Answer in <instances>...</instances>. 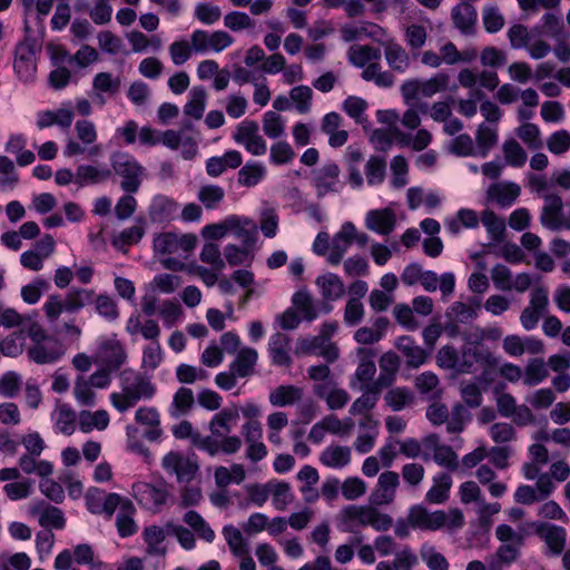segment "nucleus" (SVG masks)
Returning a JSON list of instances; mask_svg holds the SVG:
<instances>
[{"label": "nucleus", "mask_w": 570, "mask_h": 570, "mask_svg": "<svg viewBox=\"0 0 570 570\" xmlns=\"http://www.w3.org/2000/svg\"><path fill=\"white\" fill-rule=\"evenodd\" d=\"M239 419V409L236 405L225 407L217 412L208 424L210 435L200 436L196 434L193 444L210 456L219 453L225 455L236 454L243 441L238 435H229Z\"/></svg>", "instance_id": "nucleus-1"}, {"label": "nucleus", "mask_w": 570, "mask_h": 570, "mask_svg": "<svg viewBox=\"0 0 570 570\" xmlns=\"http://www.w3.org/2000/svg\"><path fill=\"white\" fill-rule=\"evenodd\" d=\"M119 392H112L109 396L111 405L125 413L135 407L140 401L151 400L157 386L150 377L135 370H124L119 375Z\"/></svg>", "instance_id": "nucleus-2"}, {"label": "nucleus", "mask_w": 570, "mask_h": 570, "mask_svg": "<svg viewBox=\"0 0 570 570\" xmlns=\"http://www.w3.org/2000/svg\"><path fill=\"white\" fill-rule=\"evenodd\" d=\"M529 188L544 200L540 214V223L543 227L558 230L563 226V203L560 196L552 191V183L544 175H530Z\"/></svg>", "instance_id": "nucleus-3"}, {"label": "nucleus", "mask_w": 570, "mask_h": 570, "mask_svg": "<svg viewBox=\"0 0 570 570\" xmlns=\"http://www.w3.org/2000/svg\"><path fill=\"white\" fill-rule=\"evenodd\" d=\"M409 522L414 529L436 531L444 528L453 532L464 527L465 519L460 509L430 512L422 505H414L409 511Z\"/></svg>", "instance_id": "nucleus-4"}, {"label": "nucleus", "mask_w": 570, "mask_h": 570, "mask_svg": "<svg viewBox=\"0 0 570 570\" xmlns=\"http://www.w3.org/2000/svg\"><path fill=\"white\" fill-rule=\"evenodd\" d=\"M94 289L71 287L62 297L59 294L48 296L43 312L50 323L59 320L62 313L76 314L86 305L94 303Z\"/></svg>", "instance_id": "nucleus-5"}, {"label": "nucleus", "mask_w": 570, "mask_h": 570, "mask_svg": "<svg viewBox=\"0 0 570 570\" xmlns=\"http://www.w3.org/2000/svg\"><path fill=\"white\" fill-rule=\"evenodd\" d=\"M76 138H69L63 148L66 157L87 154L89 157L100 155L101 147L97 145L98 131L96 125L88 119L77 120L75 124Z\"/></svg>", "instance_id": "nucleus-6"}, {"label": "nucleus", "mask_w": 570, "mask_h": 570, "mask_svg": "<svg viewBox=\"0 0 570 570\" xmlns=\"http://www.w3.org/2000/svg\"><path fill=\"white\" fill-rule=\"evenodd\" d=\"M24 38L19 41L13 51V70L23 82H32L37 75L36 41L30 36V26L24 19Z\"/></svg>", "instance_id": "nucleus-7"}, {"label": "nucleus", "mask_w": 570, "mask_h": 570, "mask_svg": "<svg viewBox=\"0 0 570 570\" xmlns=\"http://www.w3.org/2000/svg\"><path fill=\"white\" fill-rule=\"evenodd\" d=\"M345 523L357 527H372L379 532H385L393 525V518L380 512L373 505H347L341 511Z\"/></svg>", "instance_id": "nucleus-8"}, {"label": "nucleus", "mask_w": 570, "mask_h": 570, "mask_svg": "<svg viewBox=\"0 0 570 570\" xmlns=\"http://www.w3.org/2000/svg\"><path fill=\"white\" fill-rule=\"evenodd\" d=\"M110 163L114 171L122 178L120 183L121 189L128 194L137 193L142 181L144 167L126 153L111 155Z\"/></svg>", "instance_id": "nucleus-9"}, {"label": "nucleus", "mask_w": 570, "mask_h": 570, "mask_svg": "<svg viewBox=\"0 0 570 570\" xmlns=\"http://www.w3.org/2000/svg\"><path fill=\"white\" fill-rule=\"evenodd\" d=\"M197 244V236L184 234L178 236L175 233H161L154 239V250L159 255H177L186 257Z\"/></svg>", "instance_id": "nucleus-10"}, {"label": "nucleus", "mask_w": 570, "mask_h": 570, "mask_svg": "<svg viewBox=\"0 0 570 570\" xmlns=\"http://www.w3.org/2000/svg\"><path fill=\"white\" fill-rule=\"evenodd\" d=\"M161 468L179 483L190 482L199 470L196 460L177 451H170L163 456Z\"/></svg>", "instance_id": "nucleus-11"}, {"label": "nucleus", "mask_w": 570, "mask_h": 570, "mask_svg": "<svg viewBox=\"0 0 570 570\" xmlns=\"http://www.w3.org/2000/svg\"><path fill=\"white\" fill-rule=\"evenodd\" d=\"M235 39L224 30L213 32L196 29L190 35L191 48L197 53L222 52L234 43Z\"/></svg>", "instance_id": "nucleus-12"}, {"label": "nucleus", "mask_w": 570, "mask_h": 570, "mask_svg": "<svg viewBox=\"0 0 570 570\" xmlns=\"http://www.w3.org/2000/svg\"><path fill=\"white\" fill-rule=\"evenodd\" d=\"M233 139L255 156H262L267 150L266 141L259 135V126L255 120L246 119L238 124Z\"/></svg>", "instance_id": "nucleus-13"}, {"label": "nucleus", "mask_w": 570, "mask_h": 570, "mask_svg": "<svg viewBox=\"0 0 570 570\" xmlns=\"http://www.w3.org/2000/svg\"><path fill=\"white\" fill-rule=\"evenodd\" d=\"M132 493L142 508L154 512L159 511L168 499L165 483L155 485L147 482H137L132 485Z\"/></svg>", "instance_id": "nucleus-14"}, {"label": "nucleus", "mask_w": 570, "mask_h": 570, "mask_svg": "<svg viewBox=\"0 0 570 570\" xmlns=\"http://www.w3.org/2000/svg\"><path fill=\"white\" fill-rule=\"evenodd\" d=\"M495 356L482 346H462L459 360V373L472 374L479 366L497 365Z\"/></svg>", "instance_id": "nucleus-15"}, {"label": "nucleus", "mask_w": 570, "mask_h": 570, "mask_svg": "<svg viewBox=\"0 0 570 570\" xmlns=\"http://www.w3.org/2000/svg\"><path fill=\"white\" fill-rule=\"evenodd\" d=\"M242 435L247 445L245 456L250 462H259L267 455V448L263 443V428L259 421H247L242 425Z\"/></svg>", "instance_id": "nucleus-16"}, {"label": "nucleus", "mask_w": 570, "mask_h": 570, "mask_svg": "<svg viewBox=\"0 0 570 570\" xmlns=\"http://www.w3.org/2000/svg\"><path fill=\"white\" fill-rule=\"evenodd\" d=\"M292 304L302 320L306 322L315 321L321 313L328 314L333 306L330 303H316L307 289H299L294 293Z\"/></svg>", "instance_id": "nucleus-17"}, {"label": "nucleus", "mask_w": 570, "mask_h": 570, "mask_svg": "<svg viewBox=\"0 0 570 570\" xmlns=\"http://www.w3.org/2000/svg\"><path fill=\"white\" fill-rule=\"evenodd\" d=\"M400 485V475L394 471H385L380 474L376 487L371 493L370 501L373 505H387L395 499L396 489Z\"/></svg>", "instance_id": "nucleus-18"}, {"label": "nucleus", "mask_w": 570, "mask_h": 570, "mask_svg": "<svg viewBox=\"0 0 570 570\" xmlns=\"http://www.w3.org/2000/svg\"><path fill=\"white\" fill-rule=\"evenodd\" d=\"M340 167L336 163L330 161L313 173V185L316 188L317 197L330 193L338 191Z\"/></svg>", "instance_id": "nucleus-19"}, {"label": "nucleus", "mask_w": 570, "mask_h": 570, "mask_svg": "<svg viewBox=\"0 0 570 570\" xmlns=\"http://www.w3.org/2000/svg\"><path fill=\"white\" fill-rule=\"evenodd\" d=\"M292 338L282 332L274 333L268 341L267 353L271 363L275 366L291 367L293 357L291 355Z\"/></svg>", "instance_id": "nucleus-20"}, {"label": "nucleus", "mask_w": 570, "mask_h": 570, "mask_svg": "<svg viewBox=\"0 0 570 570\" xmlns=\"http://www.w3.org/2000/svg\"><path fill=\"white\" fill-rule=\"evenodd\" d=\"M30 512L38 515L39 524L45 530H62L66 525V518L61 509L50 505L43 500L35 502L30 507Z\"/></svg>", "instance_id": "nucleus-21"}, {"label": "nucleus", "mask_w": 570, "mask_h": 570, "mask_svg": "<svg viewBox=\"0 0 570 570\" xmlns=\"http://www.w3.org/2000/svg\"><path fill=\"white\" fill-rule=\"evenodd\" d=\"M98 360L108 370H119L127 360L122 344L115 337L101 341L98 348Z\"/></svg>", "instance_id": "nucleus-22"}, {"label": "nucleus", "mask_w": 570, "mask_h": 570, "mask_svg": "<svg viewBox=\"0 0 570 570\" xmlns=\"http://www.w3.org/2000/svg\"><path fill=\"white\" fill-rule=\"evenodd\" d=\"M62 345L53 336L28 348L29 358L37 364L55 363L62 356Z\"/></svg>", "instance_id": "nucleus-23"}, {"label": "nucleus", "mask_w": 570, "mask_h": 570, "mask_svg": "<svg viewBox=\"0 0 570 570\" xmlns=\"http://www.w3.org/2000/svg\"><path fill=\"white\" fill-rule=\"evenodd\" d=\"M135 421L145 426L144 438L149 442L159 441L163 436L160 413L154 406H141L135 412Z\"/></svg>", "instance_id": "nucleus-24"}, {"label": "nucleus", "mask_w": 570, "mask_h": 570, "mask_svg": "<svg viewBox=\"0 0 570 570\" xmlns=\"http://www.w3.org/2000/svg\"><path fill=\"white\" fill-rule=\"evenodd\" d=\"M451 19L454 27L465 36L475 32V24L478 20L476 9L469 2H460L452 8Z\"/></svg>", "instance_id": "nucleus-25"}, {"label": "nucleus", "mask_w": 570, "mask_h": 570, "mask_svg": "<svg viewBox=\"0 0 570 570\" xmlns=\"http://www.w3.org/2000/svg\"><path fill=\"white\" fill-rule=\"evenodd\" d=\"M314 393L326 402L330 410L343 409L350 401L348 393L337 387L336 382L317 383L314 386Z\"/></svg>", "instance_id": "nucleus-26"}, {"label": "nucleus", "mask_w": 570, "mask_h": 570, "mask_svg": "<svg viewBox=\"0 0 570 570\" xmlns=\"http://www.w3.org/2000/svg\"><path fill=\"white\" fill-rule=\"evenodd\" d=\"M391 560L380 561L375 570H414L419 566V556L407 544L399 549Z\"/></svg>", "instance_id": "nucleus-27"}, {"label": "nucleus", "mask_w": 570, "mask_h": 570, "mask_svg": "<svg viewBox=\"0 0 570 570\" xmlns=\"http://www.w3.org/2000/svg\"><path fill=\"white\" fill-rule=\"evenodd\" d=\"M111 177V169L107 166L80 165L76 169L75 184L79 187L98 185Z\"/></svg>", "instance_id": "nucleus-28"}, {"label": "nucleus", "mask_w": 570, "mask_h": 570, "mask_svg": "<svg viewBox=\"0 0 570 570\" xmlns=\"http://www.w3.org/2000/svg\"><path fill=\"white\" fill-rule=\"evenodd\" d=\"M351 387L361 391L362 395L352 403L348 411L350 414H370L371 410L375 407L380 399L376 387L363 386V384L356 385V382H352Z\"/></svg>", "instance_id": "nucleus-29"}, {"label": "nucleus", "mask_w": 570, "mask_h": 570, "mask_svg": "<svg viewBox=\"0 0 570 570\" xmlns=\"http://www.w3.org/2000/svg\"><path fill=\"white\" fill-rule=\"evenodd\" d=\"M316 286L320 288L321 295L325 303L337 301L343 297L345 286L338 275L334 273H326L320 275L315 281Z\"/></svg>", "instance_id": "nucleus-30"}, {"label": "nucleus", "mask_w": 570, "mask_h": 570, "mask_svg": "<svg viewBox=\"0 0 570 570\" xmlns=\"http://www.w3.org/2000/svg\"><path fill=\"white\" fill-rule=\"evenodd\" d=\"M520 186L515 183H497L489 187L488 198L501 207H510L520 196Z\"/></svg>", "instance_id": "nucleus-31"}, {"label": "nucleus", "mask_w": 570, "mask_h": 570, "mask_svg": "<svg viewBox=\"0 0 570 570\" xmlns=\"http://www.w3.org/2000/svg\"><path fill=\"white\" fill-rule=\"evenodd\" d=\"M357 355L361 361L354 374L357 381L356 385L363 384V386H367L374 382L373 379L376 373V366L373 361L375 353L371 348L360 347L357 348Z\"/></svg>", "instance_id": "nucleus-32"}, {"label": "nucleus", "mask_w": 570, "mask_h": 570, "mask_svg": "<svg viewBox=\"0 0 570 570\" xmlns=\"http://www.w3.org/2000/svg\"><path fill=\"white\" fill-rule=\"evenodd\" d=\"M395 224V214L390 208L371 210L366 216L367 228L381 235L390 234L394 229Z\"/></svg>", "instance_id": "nucleus-33"}, {"label": "nucleus", "mask_w": 570, "mask_h": 570, "mask_svg": "<svg viewBox=\"0 0 570 570\" xmlns=\"http://www.w3.org/2000/svg\"><path fill=\"white\" fill-rule=\"evenodd\" d=\"M364 157L358 147L348 146L344 154V163L348 171V183L353 188H361L364 184L363 175L360 170V165Z\"/></svg>", "instance_id": "nucleus-34"}, {"label": "nucleus", "mask_w": 570, "mask_h": 570, "mask_svg": "<svg viewBox=\"0 0 570 570\" xmlns=\"http://www.w3.org/2000/svg\"><path fill=\"white\" fill-rule=\"evenodd\" d=\"M397 350L406 358L410 367H419L425 363L428 354L411 336H401L396 342Z\"/></svg>", "instance_id": "nucleus-35"}, {"label": "nucleus", "mask_w": 570, "mask_h": 570, "mask_svg": "<svg viewBox=\"0 0 570 570\" xmlns=\"http://www.w3.org/2000/svg\"><path fill=\"white\" fill-rule=\"evenodd\" d=\"M136 508L131 501H125L116 515V528L120 538H128L138 532V525L134 519Z\"/></svg>", "instance_id": "nucleus-36"}, {"label": "nucleus", "mask_w": 570, "mask_h": 570, "mask_svg": "<svg viewBox=\"0 0 570 570\" xmlns=\"http://www.w3.org/2000/svg\"><path fill=\"white\" fill-rule=\"evenodd\" d=\"M167 533L168 531L158 525H149L144 529L142 538L146 543V553L148 556L165 557L167 550L163 543Z\"/></svg>", "instance_id": "nucleus-37"}, {"label": "nucleus", "mask_w": 570, "mask_h": 570, "mask_svg": "<svg viewBox=\"0 0 570 570\" xmlns=\"http://www.w3.org/2000/svg\"><path fill=\"white\" fill-rule=\"evenodd\" d=\"M384 56L387 65L400 73H403L410 67V56L406 50L395 41L384 43Z\"/></svg>", "instance_id": "nucleus-38"}, {"label": "nucleus", "mask_w": 570, "mask_h": 570, "mask_svg": "<svg viewBox=\"0 0 570 570\" xmlns=\"http://www.w3.org/2000/svg\"><path fill=\"white\" fill-rule=\"evenodd\" d=\"M120 86V78L114 77L110 72H98L92 79V89L95 91V97L100 105L105 104V98L102 97V94L114 96L119 91Z\"/></svg>", "instance_id": "nucleus-39"}, {"label": "nucleus", "mask_w": 570, "mask_h": 570, "mask_svg": "<svg viewBox=\"0 0 570 570\" xmlns=\"http://www.w3.org/2000/svg\"><path fill=\"white\" fill-rule=\"evenodd\" d=\"M320 462L327 468L342 469L351 462V450L348 446L330 445L322 451Z\"/></svg>", "instance_id": "nucleus-40"}, {"label": "nucleus", "mask_w": 570, "mask_h": 570, "mask_svg": "<svg viewBox=\"0 0 570 570\" xmlns=\"http://www.w3.org/2000/svg\"><path fill=\"white\" fill-rule=\"evenodd\" d=\"M258 360V353L255 348L244 347L238 351L236 358L230 363V371H234L238 377L250 376Z\"/></svg>", "instance_id": "nucleus-41"}, {"label": "nucleus", "mask_w": 570, "mask_h": 570, "mask_svg": "<svg viewBox=\"0 0 570 570\" xmlns=\"http://www.w3.org/2000/svg\"><path fill=\"white\" fill-rule=\"evenodd\" d=\"M303 397V389L295 385H279L269 393V403L284 407L299 402Z\"/></svg>", "instance_id": "nucleus-42"}, {"label": "nucleus", "mask_w": 570, "mask_h": 570, "mask_svg": "<svg viewBox=\"0 0 570 570\" xmlns=\"http://www.w3.org/2000/svg\"><path fill=\"white\" fill-rule=\"evenodd\" d=\"M348 61L358 68H364L381 59V50L368 45H353L347 52Z\"/></svg>", "instance_id": "nucleus-43"}, {"label": "nucleus", "mask_w": 570, "mask_h": 570, "mask_svg": "<svg viewBox=\"0 0 570 570\" xmlns=\"http://www.w3.org/2000/svg\"><path fill=\"white\" fill-rule=\"evenodd\" d=\"M452 478L449 473L441 472L433 476V485L425 494V500L430 503L440 504L449 499Z\"/></svg>", "instance_id": "nucleus-44"}, {"label": "nucleus", "mask_w": 570, "mask_h": 570, "mask_svg": "<svg viewBox=\"0 0 570 570\" xmlns=\"http://www.w3.org/2000/svg\"><path fill=\"white\" fill-rule=\"evenodd\" d=\"M177 210V204L166 197L156 196L149 206V217L153 222L164 223L173 218Z\"/></svg>", "instance_id": "nucleus-45"}, {"label": "nucleus", "mask_w": 570, "mask_h": 570, "mask_svg": "<svg viewBox=\"0 0 570 570\" xmlns=\"http://www.w3.org/2000/svg\"><path fill=\"white\" fill-rule=\"evenodd\" d=\"M109 424V414L105 410L96 412L81 411L79 414V429L83 433H89L94 429L105 430Z\"/></svg>", "instance_id": "nucleus-46"}, {"label": "nucleus", "mask_w": 570, "mask_h": 570, "mask_svg": "<svg viewBox=\"0 0 570 570\" xmlns=\"http://www.w3.org/2000/svg\"><path fill=\"white\" fill-rule=\"evenodd\" d=\"M38 456L22 454L19 459V470L26 474L36 473L40 478H47L52 474L53 465L47 460H37Z\"/></svg>", "instance_id": "nucleus-47"}, {"label": "nucleus", "mask_w": 570, "mask_h": 570, "mask_svg": "<svg viewBox=\"0 0 570 570\" xmlns=\"http://www.w3.org/2000/svg\"><path fill=\"white\" fill-rule=\"evenodd\" d=\"M207 92L204 87L196 86L189 91V99L184 107V112L194 119H200L204 115Z\"/></svg>", "instance_id": "nucleus-48"}, {"label": "nucleus", "mask_w": 570, "mask_h": 570, "mask_svg": "<svg viewBox=\"0 0 570 570\" xmlns=\"http://www.w3.org/2000/svg\"><path fill=\"white\" fill-rule=\"evenodd\" d=\"M195 403L194 393L189 387L181 386L174 394L173 402L169 406V414L173 417L187 414Z\"/></svg>", "instance_id": "nucleus-49"}, {"label": "nucleus", "mask_w": 570, "mask_h": 570, "mask_svg": "<svg viewBox=\"0 0 570 570\" xmlns=\"http://www.w3.org/2000/svg\"><path fill=\"white\" fill-rule=\"evenodd\" d=\"M479 220L480 219H479L475 210L468 209V208H461L456 213L455 218L445 220V227L451 234L456 235L460 233L462 227H465V228L478 227Z\"/></svg>", "instance_id": "nucleus-50"}, {"label": "nucleus", "mask_w": 570, "mask_h": 570, "mask_svg": "<svg viewBox=\"0 0 570 570\" xmlns=\"http://www.w3.org/2000/svg\"><path fill=\"white\" fill-rule=\"evenodd\" d=\"M197 198L207 210L217 209L225 198V190L215 184L203 185L197 193Z\"/></svg>", "instance_id": "nucleus-51"}, {"label": "nucleus", "mask_w": 570, "mask_h": 570, "mask_svg": "<svg viewBox=\"0 0 570 570\" xmlns=\"http://www.w3.org/2000/svg\"><path fill=\"white\" fill-rule=\"evenodd\" d=\"M497 125L491 126L487 124H481L478 127L475 140L478 145V154L481 157L488 156L489 151L497 145L498 142V132Z\"/></svg>", "instance_id": "nucleus-52"}, {"label": "nucleus", "mask_w": 570, "mask_h": 570, "mask_svg": "<svg viewBox=\"0 0 570 570\" xmlns=\"http://www.w3.org/2000/svg\"><path fill=\"white\" fill-rule=\"evenodd\" d=\"M364 173L367 185H381L384 181L386 175L385 159L381 156H371L364 166Z\"/></svg>", "instance_id": "nucleus-53"}, {"label": "nucleus", "mask_w": 570, "mask_h": 570, "mask_svg": "<svg viewBox=\"0 0 570 570\" xmlns=\"http://www.w3.org/2000/svg\"><path fill=\"white\" fill-rule=\"evenodd\" d=\"M266 168L256 161H248L238 171V184L244 187H254L265 177Z\"/></svg>", "instance_id": "nucleus-54"}, {"label": "nucleus", "mask_w": 570, "mask_h": 570, "mask_svg": "<svg viewBox=\"0 0 570 570\" xmlns=\"http://www.w3.org/2000/svg\"><path fill=\"white\" fill-rule=\"evenodd\" d=\"M56 429L66 435H71L75 432L76 413L67 404L57 406L52 414Z\"/></svg>", "instance_id": "nucleus-55"}, {"label": "nucleus", "mask_w": 570, "mask_h": 570, "mask_svg": "<svg viewBox=\"0 0 570 570\" xmlns=\"http://www.w3.org/2000/svg\"><path fill=\"white\" fill-rule=\"evenodd\" d=\"M548 376L547 363L542 358H532L524 368L523 383L528 386H534L543 382Z\"/></svg>", "instance_id": "nucleus-56"}, {"label": "nucleus", "mask_w": 570, "mask_h": 570, "mask_svg": "<svg viewBox=\"0 0 570 570\" xmlns=\"http://www.w3.org/2000/svg\"><path fill=\"white\" fill-rule=\"evenodd\" d=\"M478 302L474 305L466 304L463 302H454L450 306L446 316L449 317V320H452L456 323L468 324L478 317Z\"/></svg>", "instance_id": "nucleus-57"}, {"label": "nucleus", "mask_w": 570, "mask_h": 570, "mask_svg": "<svg viewBox=\"0 0 570 570\" xmlns=\"http://www.w3.org/2000/svg\"><path fill=\"white\" fill-rule=\"evenodd\" d=\"M540 533L554 554L562 552L567 539V532L562 527L548 524L540 530Z\"/></svg>", "instance_id": "nucleus-58"}, {"label": "nucleus", "mask_w": 570, "mask_h": 570, "mask_svg": "<svg viewBox=\"0 0 570 570\" xmlns=\"http://www.w3.org/2000/svg\"><path fill=\"white\" fill-rule=\"evenodd\" d=\"M26 344L23 331H14L0 341V352L7 357H17L22 354Z\"/></svg>", "instance_id": "nucleus-59"}, {"label": "nucleus", "mask_w": 570, "mask_h": 570, "mask_svg": "<svg viewBox=\"0 0 570 570\" xmlns=\"http://www.w3.org/2000/svg\"><path fill=\"white\" fill-rule=\"evenodd\" d=\"M451 77L446 72H438L426 80H421V97L430 98L449 89Z\"/></svg>", "instance_id": "nucleus-60"}, {"label": "nucleus", "mask_w": 570, "mask_h": 570, "mask_svg": "<svg viewBox=\"0 0 570 570\" xmlns=\"http://www.w3.org/2000/svg\"><path fill=\"white\" fill-rule=\"evenodd\" d=\"M414 395L407 387H394L386 392L384 401L393 411H401L413 403Z\"/></svg>", "instance_id": "nucleus-61"}, {"label": "nucleus", "mask_w": 570, "mask_h": 570, "mask_svg": "<svg viewBox=\"0 0 570 570\" xmlns=\"http://www.w3.org/2000/svg\"><path fill=\"white\" fill-rule=\"evenodd\" d=\"M223 535L234 556H243L248 552V546L238 528L233 524L225 525Z\"/></svg>", "instance_id": "nucleus-62"}, {"label": "nucleus", "mask_w": 570, "mask_h": 570, "mask_svg": "<svg viewBox=\"0 0 570 570\" xmlns=\"http://www.w3.org/2000/svg\"><path fill=\"white\" fill-rule=\"evenodd\" d=\"M420 557L430 570H449L446 558L431 544L425 543L421 547Z\"/></svg>", "instance_id": "nucleus-63"}, {"label": "nucleus", "mask_w": 570, "mask_h": 570, "mask_svg": "<svg viewBox=\"0 0 570 570\" xmlns=\"http://www.w3.org/2000/svg\"><path fill=\"white\" fill-rule=\"evenodd\" d=\"M263 131L271 139L281 138L285 132V120L275 111H266L263 116Z\"/></svg>", "instance_id": "nucleus-64"}]
</instances>
